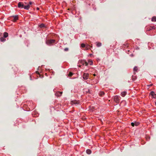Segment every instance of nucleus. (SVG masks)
Here are the masks:
<instances>
[{"instance_id": "obj_1", "label": "nucleus", "mask_w": 156, "mask_h": 156, "mask_svg": "<svg viewBox=\"0 0 156 156\" xmlns=\"http://www.w3.org/2000/svg\"><path fill=\"white\" fill-rule=\"evenodd\" d=\"M34 4V3L33 2H30L29 4H28L27 5H24V4L21 2H20L18 4V7L19 8H24L26 9H28L30 7V5Z\"/></svg>"}, {"instance_id": "obj_2", "label": "nucleus", "mask_w": 156, "mask_h": 156, "mask_svg": "<svg viewBox=\"0 0 156 156\" xmlns=\"http://www.w3.org/2000/svg\"><path fill=\"white\" fill-rule=\"evenodd\" d=\"M150 96L152 98H155L156 97L155 94L154 92L153 91H152L150 93Z\"/></svg>"}, {"instance_id": "obj_3", "label": "nucleus", "mask_w": 156, "mask_h": 156, "mask_svg": "<svg viewBox=\"0 0 156 156\" xmlns=\"http://www.w3.org/2000/svg\"><path fill=\"white\" fill-rule=\"evenodd\" d=\"M55 41L54 40H48L46 42V43L48 44H50L54 42Z\"/></svg>"}, {"instance_id": "obj_4", "label": "nucleus", "mask_w": 156, "mask_h": 156, "mask_svg": "<svg viewBox=\"0 0 156 156\" xmlns=\"http://www.w3.org/2000/svg\"><path fill=\"white\" fill-rule=\"evenodd\" d=\"M89 74L88 73H84L83 75V78L85 80H86L88 77Z\"/></svg>"}, {"instance_id": "obj_5", "label": "nucleus", "mask_w": 156, "mask_h": 156, "mask_svg": "<svg viewBox=\"0 0 156 156\" xmlns=\"http://www.w3.org/2000/svg\"><path fill=\"white\" fill-rule=\"evenodd\" d=\"M81 63L83 65H85L86 66H87L88 65V63H87L86 61L85 60H82L81 61Z\"/></svg>"}, {"instance_id": "obj_6", "label": "nucleus", "mask_w": 156, "mask_h": 156, "mask_svg": "<svg viewBox=\"0 0 156 156\" xmlns=\"http://www.w3.org/2000/svg\"><path fill=\"white\" fill-rule=\"evenodd\" d=\"M114 100L115 101L118 102L119 100V98L118 96H115L114 98Z\"/></svg>"}, {"instance_id": "obj_7", "label": "nucleus", "mask_w": 156, "mask_h": 156, "mask_svg": "<svg viewBox=\"0 0 156 156\" xmlns=\"http://www.w3.org/2000/svg\"><path fill=\"white\" fill-rule=\"evenodd\" d=\"M13 17L14 18V20H13L14 21H15L18 19V16H14Z\"/></svg>"}, {"instance_id": "obj_8", "label": "nucleus", "mask_w": 156, "mask_h": 156, "mask_svg": "<svg viewBox=\"0 0 156 156\" xmlns=\"http://www.w3.org/2000/svg\"><path fill=\"white\" fill-rule=\"evenodd\" d=\"M126 94V92H123L121 93V95L122 97H124Z\"/></svg>"}, {"instance_id": "obj_9", "label": "nucleus", "mask_w": 156, "mask_h": 156, "mask_svg": "<svg viewBox=\"0 0 156 156\" xmlns=\"http://www.w3.org/2000/svg\"><path fill=\"white\" fill-rule=\"evenodd\" d=\"M89 64L90 65H92L93 64V62L91 60H89L88 61V64Z\"/></svg>"}, {"instance_id": "obj_10", "label": "nucleus", "mask_w": 156, "mask_h": 156, "mask_svg": "<svg viewBox=\"0 0 156 156\" xmlns=\"http://www.w3.org/2000/svg\"><path fill=\"white\" fill-rule=\"evenodd\" d=\"M86 152L87 154H90L91 153V151L89 149H88L86 151Z\"/></svg>"}, {"instance_id": "obj_11", "label": "nucleus", "mask_w": 156, "mask_h": 156, "mask_svg": "<svg viewBox=\"0 0 156 156\" xmlns=\"http://www.w3.org/2000/svg\"><path fill=\"white\" fill-rule=\"evenodd\" d=\"M4 35L5 37H6L8 36V34L7 33L5 32L4 34Z\"/></svg>"}, {"instance_id": "obj_12", "label": "nucleus", "mask_w": 156, "mask_h": 156, "mask_svg": "<svg viewBox=\"0 0 156 156\" xmlns=\"http://www.w3.org/2000/svg\"><path fill=\"white\" fill-rule=\"evenodd\" d=\"M152 21L154 22H155L156 21V18L155 17H154L152 18Z\"/></svg>"}, {"instance_id": "obj_13", "label": "nucleus", "mask_w": 156, "mask_h": 156, "mask_svg": "<svg viewBox=\"0 0 156 156\" xmlns=\"http://www.w3.org/2000/svg\"><path fill=\"white\" fill-rule=\"evenodd\" d=\"M97 46L98 47H100L101 46V43L99 42L97 43Z\"/></svg>"}, {"instance_id": "obj_14", "label": "nucleus", "mask_w": 156, "mask_h": 156, "mask_svg": "<svg viewBox=\"0 0 156 156\" xmlns=\"http://www.w3.org/2000/svg\"><path fill=\"white\" fill-rule=\"evenodd\" d=\"M0 40L1 41H5V39L3 37L1 38Z\"/></svg>"}, {"instance_id": "obj_15", "label": "nucleus", "mask_w": 156, "mask_h": 156, "mask_svg": "<svg viewBox=\"0 0 156 156\" xmlns=\"http://www.w3.org/2000/svg\"><path fill=\"white\" fill-rule=\"evenodd\" d=\"M85 46H86V45L85 44H81V47H82L83 48L85 47Z\"/></svg>"}, {"instance_id": "obj_16", "label": "nucleus", "mask_w": 156, "mask_h": 156, "mask_svg": "<svg viewBox=\"0 0 156 156\" xmlns=\"http://www.w3.org/2000/svg\"><path fill=\"white\" fill-rule=\"evenodd\" d=\"M104 93L103 92H101L100 93V95H104Z\"/></svg>"}, {"instance_id": "obj_17", "label": "nucleus", "mask_w": 156, "mask_h": 156, "mask_svg": "<svg viewBox=\"0 0 156 156\" xmlns=\"http://www.w3.org/2000/svg\"><path fill=\"white\" fill-rule=\"evenodd\" d=\"M134 71H136L137 69V67H135L134 68Z\"/></svg>"}, {"instance_id": "obj_18", "label": "nucleus", "mask_w": 156, "mask_h": 156, "mask_svg": "<svg viewBox=\"0 0 156 156\" xmlns=\"http://www.w3.org/2000/svg\"><path fill=\"white\" fill-rule=\"evenodd\" d=\"M40 27H44V24H42L40 25Z\"/></svg>"}, {"instance_id": "obj_19", "label": "nucleus", "mask_w": 156, "mask_h": 156, "mask_svg": "<svg viewBox=\"0 0 156 156\" xmlns=\"http://www.w3.org/2000/svg\"><path fill=\"white\" fill-rule=\"evenodd\" d=\"M131 125L133 126H134L135 125V123H134L133 122L131 123Z\"/></svg>"}, {"instance_id": "obj_20", "label": "nucleus", "mask_w": 156, "mask_h": 156, "mask_svg": "<svg viewBox=\"0 0 156 156\" xmlns=\"http://www.w3.org/2000/svg\"><path fill=\"white\" fill-rule=\"evenodd\" d=\"M72 75H73V73H70L69 74V76H71Z\"/></svg>"}, {"instance_id": "obj_21", "label": "nucleus", "mask_w": 156, "mask_h": 156, "mask_svg": "<svg viewBox=\"0 0 156 156\" xmlns=\"http://www.w3.org/2000/svg\"><path fill=\"white\" fill-rule=\"evenodd\" d=\"M79 102H77V101H75L74 102V104H79Z\"/></svg>"}, {"instance_id": "obj_22", "label": "nucleus", "mask_w": 156, "mask_h": 156, "mask_svg": "<svg viewBox=\"0 0 156 156\" xmlns=\"http://www.w3.org/2000/svg\"><path fill=\"white\" fill-rule=\"evenodd\" d=\"M68 49V48H66L64 49V50L66 51H67Z\"/></svg>"}, {"instance_id": "obj_23", "label": "nucleus", "mask_w": 156, "mask_h": 156, "mask_svg": "<svg viewBox=\"0 0 156 156\" xmlns=\"http://www.w3.org/2000/svg\"><path fill=\"white\" fill-rule=\"evenodd\" d=\"M138 123H135V125L136 126H137L138 125Z\"/></svg>"}, {"instance_id": "obj_24", "label": "nucleus", "mask_w": 156, "mask_h": 156, "mask_svg": "<svg viewBox=\"0 0 156 156\" xmlns=\"http://www.w3.org/2000/svg\"><path fill=\"white\" fill-rule=\"evenodd\" d=\"M37 10H38L39 9V8H38L37 7Z\"/></svg>"}, {"instance_id": "obj_25", "label": "nucleus", "mask_w": 156, "mask_h": 156, "mask_svg": "<svg viewBox=\"0 0 156 156\" xmlns=\"http://www.w3.org/2000/svg\"><path fill=\"white\" fill-rule=\"evenodd\" d=\"M59 93H60V95L62 94V92H59Z\"/></svg>"}, {"instance_id": "obj_26", "label": "nucleus", "mask_w": 156, "mask_h": 156, "mask_svg": "<svg viewBox=\"0 0 156 156\" xmlns=\"http://www.w3.org/2000/svg\"><path fill=\"white\" fill-rule=\"evenodd\" d=\"M94 76H96V75H95V74H94Z\"/></svg>"}]
</instances>
